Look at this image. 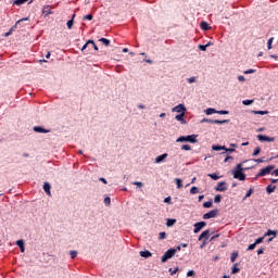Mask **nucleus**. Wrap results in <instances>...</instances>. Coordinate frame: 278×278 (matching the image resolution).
I'll return each mask as SVG.
<instances>
[{"instance_id": "4468645a", "label": "nucleus", "mask_w": 278, "mask_h": 278, "mask_svg": "<svg viewBox=\"0 0 278 278\" xmlns=\"http://www.w3.org/2000/svg\"><path fill=\"white\" fill-rule=\"evenodd\" d=\"M43 190L48 197H51V185L49 182L43 184Z\"/></svg>"}, {"instance_id": "052dcab7", "label": "nucleus", "mask_w": 278, "mask_h": 278, "mask_svg": "<svg viewBox=\"0 0 278 278\" xmlns=\"http://www.w3.org/2000/svg\"><path fill=\"white\" fill-rule=\"evenodd\" d=\"M90 45H92L94 51H99V47H97V45L94 43V40H92V42H90Z\"/></svg>"}, {"instance_id": "de8ad7c7", "label": "nucleus", "mask_w": 278, "mask_h": 278, "mask_svg": "<svg viewBox=\"0 0 278 278\" xmlns=\"http://www.w3.org/2000/svg\"><path fill=\"white\" fill-rule=\"evenodd\" d=\"M263 242H264V237H261L256 239L254 243L257 245V244H262Z\"/></svg>"}, {"instance_id": "c85d7f7f", "label": "nucleus", "mask_w": 278, "mask_h": 278, "mask_svg": "<svg viewBox=\"0 0 278 278\" xmlns=\"http://www.w3.org/2000/svg\"><path fill=\"white\" fill-rule=\"evenodd\" d=\"M28 0H14V5H23L24 3H27Z\"/></svg>"}, {"instance_id": "cd10ccee", "label": "nucleus", "mask_w": 278, "mask_h": 278, "mask_svg": "<svg viewBox=\"0 0 278 278\" xmlns=\"http://www.w3.org/2000/svg\"><path fill=\"white\" fill-rule=\"evenodd\" d=\"M252 114H258L261 116H264V115L268 114V111H252Z\"/></svg>"}, {"instance_id": "393cba45", "label": "nucleus", "mask_w": 278, "mask_h": 278, "mask_svg": "<svg viewBox=\"0 0 278 278\" xmlns=\"http://www.w3.org/2000/svg\"><path fill=\"white\" fill-rule=\"evenodd\" d=\"M99 42H102L105 47H110V39L106 38H100Z\"/></svg>"}, {"instance_id": "1a4fd4ad", "label": "nucleus", "mask_w": 278, "mask_h": 278, "mask_svg": "<svg viewBox=\"0 0 278 278\" xmlns=\"http://www.w3.org/2000/svg\"><path fill=\"white\" fill-rule=\"evenodd\" d=\"M215 190L216 192H225L227 190V182H218L217 186L215 187Z\"/></svg>"}, {"instance_id": "f3484780", "label": "nucleus", "mask_w": 278, "mask_h": 278, "mask_svg": "<svg viewBox=\"0 0 278 278\" xmlns=\"http://www.w3.org/2000/svg\"><path fill=\"white\" fill-rule=\"evenodd\" d=\"M42 14H45V16H49V14H53V12L51 11V9L49 8V5L43 7L42 9Z\"/></svg>"}, {"instance_id": "39448f33", "label": "nucleus", "mask_w": 278, "mask_h": 278, "mask_svg": "<svg viewBox=\"0 0 278 278\" xmlns=\"http://www.w3.org/2000/svg\"><path fill=\"white\" fill-rule=\"evenodd\" d=\"M217 214H218V210H212L208 213L203 215V219L210 220V218H216Z\"/></svg>"}, {"instance_id": "4c0bfd02", "label": "nucleus", "mask_w": 278, "mask_h": 278, "mask_svg": "<svg viewBox=\"0 0 278 278\" xmlns=\"http://www.w3.org/2000/svg\"><path fill=\"white\" fill-rule=\"evenodd\" d=\"M70 255L72 257V260H75L77 257V251H70Z\"/></svg>"}, {"instance_id": "0eeeda50", "label": "nucleus", "mask_w": 278, "mask_h": 278, "mask_svg": "<svg viewBox=\"0 0 278 278\" xmlns=\"http://www.w3.org/2000/svg\"><path fill=\"white\" fill-rule=\"evenodd\" d=\"M172 112H176L177 114H186V105L178 104L172 109Z\"/></svg>"}, {"instance_id": "4be33fe9", "label": "nucleus", "mask_w": 278, "mask_h": 278, "mask_svg": "<svg viewBox=\"0 0 278 278\" xmlns=\"http://www.w3.org/2000/svg\"><path fill=\"white\" fill-rule=\"evenodd\" d=\"M270 160H266L265 157H261V159H254L253 162H256V164H264V162H270Z\"/></svg>"}, {"instance_id": "4d7b16f0", "label": "nucleus", "mask_w": 278, "mask_h": 278, "mask_svg": "<svg viewBox=\"0 0 278 278\" xmlns=\"http://www.w3.org/2000/svg\"><path fill=\"white\" fill-rule=\"evenodd\" d=\"M111 202H112V200L110 199V197H106V198L104 199V203H105L106 205H110Z\"/></svg>"}, {"instance_id": "8fccbe9b", "label": "nucleus", "mask_w": 278, "mask_h": 278, "mask_svg": "<svg viewBox=\"0 0 278 278\" xmlns=\"http://www.w3.org/2000/svg\"><path fill=\"white\" fill-rule=\"evenodd\" d=\"M73 25H74V21H73V20H70V21L67 22V28H68V29H73Z\"/></svg>"}, {"instance_id": "5701e85b", "label": "nucleus", "mask_w": 278, "mask_h": 278, "mask_svg": "<svg viewBox=\"0 0 278 278\" xmlns=\"http://www.w3.org/2000/svg\"><path fill=\"white\" fill-rule=\"evenodd\" d=\"M175 182H176V186H177L178 190H180V188H184V185H181L182 184L181 178H176Z\"/></svg>"}, {"instance_id": "864d4df0", "label": "nucleus", "mask_w": 278, "mask_h": 278, "mask_svg": "<svg viewBox=\"0 0 278 278\" xmlns=\"http://www.w3.org/2000/svg\"><path fill=\"white\" fill-rule=\"evenodd\" d=\"M84 21H92V14L85 15Z\"/></svg>"}, {"instance_id": "0e129e2a", "label": "nucleus", "mask_w": 278, "mask_h": 278, "mask_svg": "<svg viewBox=\"0 0 278 278\" xmlns=\"http://www.w3.org/2000/svg\"><path fill=\"white\" fill-rule=\"evenodd\" d=\"M262 254H264V248L257 250V255H262Z\"/></svg>"}, {"instance_id": "c756f323", "label": "nucleus", "mask_w": 278, "mask_h": 278, "mask_svg": "<svg viewBox=\"0 0 278 278\" xmlns=\"http://www.w3.org/2000/svg\"><path fill=\"white\" fill-rule=\"evenodd\" d=\"M273 40H275L274 37L269 38L268 41H267V49L268 50L273 49Z\"/></svg>"}, {"instance_id": "13d9d810", "label": "nucleus", "mask_w": 278, "mask_h": 278, "mask_svg": "<svg viewBox=\"0 0 278 278\" xmlns=\"http://www.w3.org/2000/svg\"><path fill=\"white\" fill-rule=\"evenodd\" d=\"M216 114L226 115L229 114V111H217Z\"/></svg>"}, {"instance_id": "412c9836", "label": "nucleus", "mask_w": 278, "mask_h": 278, "mask_svg": "<svg viewBox=\"0 0 278 278\" xmlns=\"http://www.w3.org/2000/svg\"><path fill=\"white\" fill-rule=\"evenodd\" d=\"M238 273H240V268L238 267V263H235L231 268V275H236Z\"/></svg>"}, {"instance_id": "9b49d317", "label": "nucleus", "mask_w": 278, "mask_h": 278, "mask_svg": "<svg viewBox=\"0 0 278 278\" xmlns=\"http://www.w3.org/2000/svg\"><path fill=\"white\" fill-rule=\"evenodd\" d=\"M210 239V230H204L198 238V240L201 242V240H208Z\"/></svg>"}, {"instance_id": "69168bd1", "label": "nucleus", "mask_w": 278, "mask_h": 278, "mask_svg": "<svg viewBox=\"0 0 278 278\" xmlns=\"http://www.w3.org/2000/svg\"><path fill=\"white\" fill-rule=\"evenodd\" d=\"M164 203H170V197L165 198Z\"/></svg>"}, {"instance_id": "423d86ee", "label": "nucleus", "mask_w": 278, "mask_h": 278, "mask_svg": "<svg viewBox=\"0 0 278 278\" xmlns=\"http://www.w3.org/2000/svg\"><path fill=\"white\" fill-rule=\"evenodd\" d=\"M207 225V223L205 222H198L193 225L194 229H193V233H199V231H201V229H203V227H205Z\"/></svg>"}, {"instance_id": "72a5a7b5", "label": "nucleus", "mask_w": 278, "mask_h": 278, "mask_svg": "<svg viewBox=\"0 0 278 278\" xmlns=\"http://www.w3.org/2000/svg\"><path fill=\"white\" fill-rule=\"evenodd\" d=\"M208 177H211V179H214V181L220 179V176H218L217 174H208Z\"/></svg>"}, {"instance_id": "bb28decb", "label": "nucleus", "mask_w": 278, "mask_h": 278, "mask_svg": "<svg viewBox=\"0 0 278 278\" xmlns=\"http://www.w3.org/2000/svg\"><path fill=\"white\" fill-rule=\"evenodd\" d=\"M236 260H238V252H232L230 255V261L233 263Z\"/></svg>"}, {"instance_id": "e2e57ef3", "label": "nucleus", "mask_w": 278, "mask_h": 278, "mask_svg": "<svg viewBox=\"0 0 278 278\" xmlns=\"http://www.w3.org/2000/svg\"><path fill=\"white\" fill-rule=\"evenodd\" d=\"M216 238H220V235H214V236L211 238V242H213V240H216Z\"/></svg>"}, {"instance_id": "9d476101", "label": "nucleus", "mask_w": 278, "mask_h": 278, "mask_svg": "<svg viewBox=\"0 0 278 278\" xmlns=\"http://www.w3.org/2000/svg\"><path fill=\"white\" fill-rule=\"evenodd\" d=\"M168 157V153L161 154L154 159V164H162Z\"/></svg>"}, {"instance_id": "7c9ffc66", "label": "nucleus", "mask_w": 278, "mask_h": 278, "mask_svg": "<svg viewBox=\"0 0 278 278\" xmlns=\"http://www.w3.org/2000/svg\"><path fill=\"white\" fill-rule=\"evenodd\" d=\"M265 236H274V238L277 237V231L276 230H268Z\"/></svg>"}, {"instance_id": "09e8293b", "label": "nucleus", "mask_w": 278, "mask_h": 278, "mask_svg": "<svg viewBox=\"0 0 278 278\" xmlns=\"http://www.w3.org/2000/svg\"><path fill=\"white\" fill-rule=\"evenodd\" d=\"M253 103V100H243L242 104L243 105H251Z\"/></svg>"}, {"instance_id": "a878e982", "label": "nucleus", "mask_w": 278, "mask_h": 278, "mask_svg": "<svg viewBox=\"0 0 278 278\" xmlns=\"http://www.w3.org/2000/svg\"><path fill=\"white\" fill-rule=\"evenodd\" d=\"M175 223H177V219H167L166 222V227H173V225H175Z\"/></svg>"}, {"instance_id": "5fc2aeb1", "label": "nucleus", "mask_w": 278, "mask_h": 278, "mask_svg": "<svg viewBox=\"0 0 278 278\" xmlns=\"http://www.w3.org/2000/svg\"><path fill=\"white\" fill-rule=\"evenodd\" d=\"M238 81L244 83L247 81V78L242 75L238 76Z\"/></svg>"}, {"instance_id": "58836bf2", "label": "nucleus", "mask_w": 278, "mask_h": 278, "mask_svg": "<svg viewBox=\"0 0 278 278\" xmlns=\"http://www.w3.org/2000/svg\"><path fill=\"white\" fill-rule=\"evenodd\" d=\"M17 247L21 249V247L25 245V241H23V239H20L16 241Z\"/></svg>"}, {"instance_id": "f03ea898", "label": "nucleus", "mask_w": 278, "mask_h": 278, "mask_svg": "<svg viewBox=\"0 0 278 278\" xmlns=\"http://www.w3.org/2000/svg\"><path fill=\"white\" fill-rule=\"evenodd\" d=\"M197 138H199V135L180 136L176 139V142H190L191 144H197V142H199Z\"/></svg>"}, {"instance_id": "ea45409f", "label": "nucleus", "mask_w": 278, "mask_h": 278, "mask_svg": "<svg viewBox=\"0 0 278 278\" xmlns=\"http://www.w3.org/2000/svg\"><path fill=\"white\" fill-rule=\"evenodd\" d=\"M251 194H253V189H249L245 197L243 198V200L249 199V197H251Z\"/></svg>"}, {"instance_id": "f8f14e48", "label": "nucleus", "mask_w": 278, "mask_h": 278, "mask_svg": "<svg viewBox=\"0 0 278 278\" xmlns=\"http://www.w3.org/2000/svg\"><path fill=\"white\" fill-rule=\"evenodd\" d=\"M184 116H186V113H179L178 115L175 116V118L178 121V123H180L181 125H186V118H184Z\"/></svg>"}, {"instance_id": "c03bdc74", "label": "nucleus", "mask_w": 278, "mask_h": 278, "mask_svg": "<svg viewBox=\"0 0 278 278\" xmlns=\"http://www.w3.org/2000/svg\"><path fill=\"white\" fill-rule=\"evenodd\" d=\"M90 42H92L91 39H89L81 48V51H86V49L88 48V45H90Z\"/></svg>"}, {"instance_id": "7ed1b4c3", "label": "nucleus", "mask_w": 278, "mask_h": 278, "mask_svg": "<svg viewBox=\"0 0 278 278\" xmlns=\"http://www.w3.org/2000/svg\"><path fill=\"white\" fill-rule=\"evenodd\" d=\"M175 253H177V250L169 249L167 250L164 255L161 257V262L165 263L168 262V260L175 257Z\"/></svg>"}, {"instance_id": "e433bc0d", "label": "nucleus", "mask_w": 278, "mask_h": 278, "mask_svg": "<svg viewBox=\"0 0 278 278\" xmlns=\"http://www.w3.org/2000/svg\"><path fill=\"white\" fill-rule=\"evenodd\" d=\"M222 199L220 194L215 195L214 203H220Z\"/></svg>"}, {"instance_id": "a19ab883", "label": "nucleus", "mask_w": 278, "mask_h": 278, "mask_svg": "<svg viewBox=\"0 0 278 278\" xmlns=\"http://www.w3.org/2000/svg\"><path fill=\"white\" fill-rule=\"evenodd\" d=\"M188 84H194L197 81V77L193 76V77H190L187 79Z\"/></svg>"}, {"instance_id": "bf43d9fd", "label": "nucleus", "mask_w": 278, "mask_h": 278, "mask_svg": "<svg viewBox=\"0 0 278 278\" xmlns=\"http://www.w3.org/2000/svg\"><path fill=\"white\" fill-rule=\"evenodd\" d=\"M187 277H194V270H189L187 273Z\"/></svg>"}, {"instance_id": "dca6fc26", "label": "nucleus", "mask_w": 278, "mask_h": 278, "mask_svg": "<svg viewBox=\"0 0 278 278\" xmlns=\"http://www.w3.org/2000/svg\"><path fill=\"white\" fill-rule=\"evenodd\" d=\"M200 27L201 29H203V31H207L208 29H211L210 24L207 22H201Z\"/></svg>"}, {"instance_id": "37998d69", "label": "nucleus", "mask_w": 278, "mask_h": 278, "mask_svg": "<svg viewBox=\"0 0 278 278\" xmlns=\"http://www.w3.org/2000/svg\"><path fill=\"white\" fill-rule=\"evenodd\" d=\"M198 49H200V51H207V46L206 45H199Z\"/></svg>"}, {"instance_id": "6ab92c4d", "label": "nucleus", "mask_w": 278, "mask_h": 278, "mask_svg": "<svg viewBox=\"0 0 278 278\" xmlns=\"http://www.w3.org/2000/svg\"><path fill=\"white\" fill-rule=\"evenodd\" d=\"M227 123H229V119H213V125H226Z\"/></svg>"}, {"instance_id": "b1692460", "label": "nucleus", "mask_w": 278, "mask_h": 278, "mask_svg": "<svg viewBox=\"0 0 278 278\" xmlns=\"http://www.w3.org/2000/svg\"><path fill=\"white\" fill-rule=\"evenodd\" d=\"M260 153H262V148L257 147L254 149L252 155H253V157H257V155H260Z\"/></svg>"}, {"instance_id": "603ef678", "label": "nucleus", "mask_w": 278, "mask_h": 278, "mask_svg": "<svg viewBox=\"0 0 278 278\" xmlns=\"http://www.w3.org/2000/svg\"><path fill=\"white\" fill-rule=\"evenodd\" d=\"M134 186H137V188H142V186H144V184L140 182V181H135L132 182Z\"/></svg>"}, {"instance_id": "2f4dec72", "label": "nucleus", "mask_w": 278, "mask_h": 278, "mask_svg": "<svg viewBox=\"0 0 278 278\" xmlns=\"http://www.w3.org/2000/svg\"><path fill=\"white\" fill-rule=\"evenodd\" d=\"M181 151H192V147H190L189 144H184L181 146Z\"/></svg>"}, {"instance_id": "a18cd8bd", "label": "nucleus", "mask_w": 278, "mask_h": 278, "mask_svg": "<svg viewBox=\"0 0 278 278\" xmlns=\"http://www.w3.org/2000/svg\"><path fill=\"white\" fill-rule=\"evenodd\" d=\"M178 271H179V267H176L174 270L173 268H169L170 275H177Z\"/></svg>"}, {"instance_id": "aec40b11", "label": "nucleus", "mask_w": 278, "mask_h": 278, "mask_svg": "<svg viewBox=\"0 0 278 278\" xmlns=\"http://www.w3.org/2000/svg\"><path fill=\"white\" fill-rule=\"evenodd\" d=\"M216 109L208 108L204 111V114H206V116H211V114H216Z\"/></svg>"}, {"instance_id": "2eb2a0df", "label": "nucleus", "mask_w": 278, "mask_h": 278, "mask_svg": "<svg viewBox=\"0 0 278 278\" xmlns=\"http://www.w3.org/2000/svg\"><path fill=\"white\" fill-rule=\"evenodd\" d=\"M139 254L141 257H146V258L151 257L153 255L149 250L140 251Z\"/></svg>"}, {"instance_id": "3c124183", "label": "nucleus", "mask_w": 278, "mask_h": 278, "mask_svg": "<svg viewBox=\"0 0 278 278\" xmlns=\"http://www.w3.org/2000/svg\"><path fill=\"white\" fill-rule=\"evenodd\" d=\"M201 123H211L212 125H214V119L203 118Z\"/></svg>"}, {"instance_id": "c9c22d12", "label": "nucleus", "mask_w": 278, "mask_h": 278, "mask_svg": "<svg viewBox=\"0 0 278 278\" xmlns=\"http://www.w3.org/2000/svg\"><path fill=\"white\" fill-rule=\"evenodd\" d=\"M212 149H213V151H222V146L213 144Z\"/></svg>"}, {"instance_id": "79ce46f5", "label": "nucleus", "mask_w": 278, "mask_h": 278, "mask_svg": "<svg viewBox=\"0 0 278 278\" xmlns=\"http://www.w3.org/2000/svg\"><path fill=\"white\" fill-rule=\"evenodd\" d=\"M159 239L160 240H166V232H160L159 233Z\"/></svg>"}, {"instance_id": "f257e3e1", "label": "nucleus", "mask_w": 278, "mask_h": 278, "mask_svg": "<svg viewBox=\"0 0 278 278\" xmlns=\"http://www.w3.org/2000/svg\"><path fill=\"white\" fill-rule=\"evenodd\" d=\"M243 170H249V168L242 167V163L237 164L232 170L233 178L239 179V181H244V179H247V175L242 173Z\"/></svg>"}, {"instance_id": "49530a36", "label": "nucleus", "mask_w": 278, "mask_h": 278, "mask_svg": "<svg viewBox=\"0 0 278 278\" xmlns=\"http://www.w3.org/2000/svg\"><path fill=\"white\" fill-rule=\"evenodd\" d=\"M203 207H206V208L212 207V201L204 202Z\"/></svg>"}, {"instance_id": "6e6d98bb", "label": "nucleus", "mask_w": 278, "mask_h": 278, "mask_svg": "<svg viewBox=\"0 0 278 278\" xmlns=\"http://www.w3.org/2000/svg\"><path fill=\"white\" fill-rule=\"evenodd\" d=\"M255 247H257L255 243H252L248 247V251H253V249H255Z\"/></svg>"}, {"instance_id": "ddd939ff", "label": "nucleus", "mask_w": 278, "mask_h": 278, "mask_svg": "<svg viewBox=\"0 0 278 278\" xmlns=\"http://www.w3.org/2000/svg\"><path fill=\"white\" fill-rule=\"evenodd\" d=\"M34 131H36L37 134H49V129H45V128H42V127H40V126H35L34 128Z\"/></svg>"}, {"instance_id": "473e14b6", "label": "nucleus", "mask_w": 278, "mask_h": 278, "mask_svg": "<svg viewBox=\"0 0 278 278\" xmlns=\"http://www.w3.org/2000/svg\"><path fill=\"white\" fill-rule=\"evenodd\" d=\"M190 194H199V188L198 187H192L190 189Z\"/></svg>"}, {"instance_id": "338daca9", "label": "nucleus", "mask_w": 278, "mask_h": 278, "mask_svg": "<svg viewBox=\"0 0 278 278\" xmlns=\"http://www.w3.org/2000/svg\"><path fill=\"white\" fill-rule=\"evenodd\" d=\"M271 175H275V177H278V168L275 169V170L271 173Z\"/></svg>"}, {"instance_id": "f704fd0d", "label": "nucleus", "mask_w": 278, "mask_h": 278, "mask_svg": "<svg viewBox=\"0 0 278 278\" xmlns=\"http://www.w3.org/2000/svg\"><path fill=\"white\" fill-rule=\"evenodd\" d=\"M253 73H256V70H245L243 75H253Z\"/></svg>"}, {"instance_id": "20e7f679", "label": "nucleus", "mask_w": 278, "mask_h": 278, "mask_svg": "<svg viewBox=\"0 0 278 278\" xmlns=\"http://www.w3.org/2000/svg\"><path fill=\"white\" fill-rule=\"evenodd\" d=\"M275 170V165H268L260 170L256 177H266V175H270V172Z\"/></svg>"}, {"instance_id": "a211bd4d", "label": "nucleus", "mask_w": 278, "mask_h": 278, "mask_svg": "<svg viewBox=\"0 0 278 278\" xmlns=\"http://www.w3.org/2000/svg\"><path fill=\"white\" fill-rule=\"evenodd\" d=\"M276 189H277V186L268 185L266 188V192L267 194H273V192H275Z\"/></svg>"}, {"instance_id": "680f3d73", "label": "nucleus", "mask_w": 278, "mask_h": 278, "mask_svg": "<svg viewBox=\"0 0 278 278\" xmlns=\"http://www.w3.org/2000/svg\"><path fill=\"white\" fill-rule=\"evenodd\" d=\"M172 250L176 251V253H177L178 251H181V245H177L176 248H173Z\"/></svg>"}, {"instance_id": "6e6552de", "label": "nucleus", "mask_w": 278, "mask_h": 278, "mask_svg": "<svg viewBox=\"0 0 278 278\" xmlns=\"http://www.w3.org/2000/svg\"><path fill=\"white\" fill-rule=\"evenodd\" d=\"M257 140H260L261 142H275L274 137H268L265 135H257Z\"/></svg>"}, {"instance_id": "774afa93", "label": "nucleus", "mask_w": 278, "mask_h": 278, "mask_svg": "<svg viewBox=\"0 0 278 278\" xmlns=\"http://www.w3.org/2000/svg\"><path fill=\"white\" fill-rule=\"evenodd\" d=\"M99 181H102V184H108V180L105 178H99Z\"/></svg>"}]
</instances>
